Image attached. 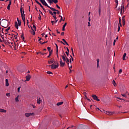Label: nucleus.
Masks as SVG:
<instances>
[{
  "label": "nucleus",
  "instance_id": "nucleus-1",
  "mask_svg": "<svg viewBox=\"0 0 129 129\" xmlns=\"http://www.w3.org/2000/svg\"><path fill=\"white\" fill-rule=\"evenodd\" d=\"M51 67V69H56V68H58V67H59V63H58V61H57L56 62H54L51 65L48 66V67Z\"/></svg>",
  "mask_w": 129,
  "mask_h": 129
},
{
  "label": "nucleus",
  "instance_id": "nucleus-2",
  "mask_svg": "<svg viewBox=\"0 0 129 129\" xmlns=\"http://www.w3.org/2000/svg\"><path fill=\"white\" fill-rule=\"evenodd\" d=\"M40 1L41 4H42L43 6H45V7H47V8H49V9H50V8H52L48 6V4H47V3H46V1H45V0H40Z\"/></svg>",
  "mask_w": 129,
  "mask_h": 129
},
{
  "label": "nucleus",
  "instance_id": "nucleus-3",
  "mask_svg": "<svg viewBox=\"0 0 129 129\" xmlns=\"http://www.w3.org/2000/svg\"><path fill=\"white\" fill-rule=\"evenodd\" d=\"M25 116H26V117H29V116L35 115V113H25Z\"/></svg>",
  "mask_w": 129,
  "mask_h": 129
},
{
  "label": "nucleus",
  "instance_id": "nucleus-4",
  "mask_svg": "<svg viewBox=\"0 0 129 129\" xmlns=\"http://www.w3.org/2000/svg\"><path fill=\"white\" fill-rule=\"evenodd\" d=\"M92 97L93 98V99H94V100H96V101H100V100L98 99V97H97V96L95 95H93L92 96Z\"/></svg>",
  "mask_w": 129,
  "mask_h": 129
},
{
  "label": "nucleus",
  "instance_id": "nucleus-5",
  "mask_svg": "<svg viewBox=\"0 0 129 129\" xmlns=\"http://www.w3.org/2000/svg\"><path fill=\"white\" fill-rule=\"evenodd\" d=\"M50 10H51V11H53V12H56V14H57V15H59V14H60V12L58 11V10H56V9H54V8H50Z\"/></svg>",
  "mask_w": 129,
  "mask_h": 129
},
{
  "label": "nucleus",
  "instance_id": "nucleus-6",
  "mask_svg": "<svg viewBox=\"0 0 129 129\" xmlns=\"http://www.w3.org/2000/svg\"><path fill=\"white\" fill-rule=\"evenodd\" d=\"M124 18H125V16H123L122 17V22L123 26H124V25H125V19H124Z\"/></svg>",
  "mask_w": 129,
  "mask_h": 129
},
{
  "label": "nucleus",
  "instance_id": "nucleus-7",
  "mask_svg": "<svg viewBox=\"0 0 129 129\" xmlns=\"http://www.w3.org/2000/svg\"><path fill=\"white\" fill-rule=\"evenodd\" d=\"M98 14H99V17H100V16L101 15V8L100 7V2L99 5Z\"/></svg>",
  "mask_w": 129,
  "mask_h": 129
},
{
  "label": "nucleus",
  "instance_id": "nucleus-8",
  "mask_svg": "<svg viewBox=\"0 0 129 129\" xmlns=\"http://www.w3.org/2000/svg\"><path fill=\"white\" fill-rule=\"evenodd\" d=\"M29 32L32 34V35H33V36L36 35V33L35 32V30L33 29V27H31V30H30Z\"/></svg>",
  "mask_w": 129,
  "mask_h": 129
},
{
  "label": "nucleus",
  "instance_id": "nucleus-9",
  "mask_svg": "<svg viewBox=\"0 0 129 129\" xmlns=\"http://www.w3.org/2000/svg\"><path fill=\"white\" fill-rule=\"evenodd\" d=\"M20 13L21 14V16H24V15H25V11L24 10L23 11V8L22 7L20 8Z\"/></svg>",
  "mask_w": 129,
  "mask_h": 129
},
{
  "label": "nucleus",
  "instance_id": "nucleus-10",
  "mask_svg": "<svg viewBox=\"0 0 129 129\" xmlns=\"http://www.w3.org/2000/svg\"><path fill=\"white\" fill-rule=\"evenodd\" d=\"M61 57L63 61H66V59H67L66 58H67V57H66V54H65V53H64L63 55H61Z\"/></svg>",
  "mask_w": 129,
  "mask_h": 129
},
{
  "label": "nucleus",
  "instance_id": "nucleus-11",
  "mask_svg": "<svg viewBox=\"0 0 129 129\" xmlns=\"http://www.w3.org/2000/svg\"><path fill=\"white\" fill-rule=\"evenodd\" d=\"M60 65L61 67H63L65 65V62H62V59L60 58Z\"/></svg>",
  "mask_w": 129,
  "mask_h": 129
},
{
  "label": "nucleus",
  "instance_id": "nucleus-12",
  "mask_svg": "<svg viewBox=\"0 0 129 129\" xmlns=\"http://www.w3.org/2000/svg\"><path fill=\"white\" fill-rule=\"evenodd\" d=\"M122 10L123 11H124V6L123 5H121V9H120V14H122Z\"/></svg>",
  "mask_w": 129,
  "mask_h": 129
},
{
  "label": "nucleus",
  "instance_id": "nucleus-13",
  "mask_svg": "<svg viewBox=\"0 0 129 129\" xmlns=\"http://www.w3.org/2000/svg\"><path fill=\"white\" fill-rule=\"evenodd\" d=\"M30 79H31V76H26V81H30Z\"/></svg>",
  "mask_w": 129,
  "mask_h": 129
},
{
  "label": "nucleus",
  "instance_id": "nucleus-14",
  "mask_svg": "<svg viewBox=\"0 0 129 129\" xmlns=\"http://www.w3.org/2000/svg\"><path fill=\"white\" fill-rule=\"evenodd\" d=\"M67 26V23H65L62 26V31H65V27Z\"/></svg>",
  "mask_w": 129,
  "mask_h": 129
},
{
  "label": "nucleus",
  "instance_id": "nucleus-15",
  "mask_svg": "<svg viewBox=\"0 0 129 129\" xmlns=\"http://www.w3.org/2000/svg\"><path fill=\"white\" fill-rule=\"evenodd\" d=\"M15 27L16 28V29L18 30L19 29V24H18V22H15Z\"/></svg>",
  "mask_w": 129,
  "mask_h": 129
},
{
  "label": "nucleus",
  "instance_id": "nucleus-16",
  "mask_svg": "<svg viewBox=\"0 0 129 129\" xmlns=\"http://www.w3.org/2000/svg\"><path fill=\"white\" fill-rule=\"evenodd\" d=\"M22 20L23 22H26V19H25V15L21 16Z\"/></svg>",
  "mask_w": 129,
  "mask_h": 129
},
{
  "label": "nucleus",
  "instance_id": "nucleus-17",
  "mask_svg": "<svg viewBox=\"0 0 129 129\" xmlns=\"http://www.w3.org/2000/svg\"><path fill=\"white\" fill-rule=\"evenodd\" d=\"M9 80L8 79H6V86H9Z\"/></svg>",
  "mask_w": 129,
  "mask_h": 129
},
{
  "label": "nucleus",
  "instance_id": "nucleus-18",
  "mask_svg": "<svg viewBox=\"0 0 129 129\" xmlns=\"http://www.w3.org/2000/svg\"><path fill=\"white\" fill-rule=\"evenodd\" d=\"M63 102H59L56 104V105H57V106H59V105H62V104H63Z\"/></svg>",
  "mask_w": 129,
  "mask_h": 129
},
{
  "label": "nucleus",
  "instance_id": "nucleus-19",
  "mask_svg": "<svg viewBox=\"0 0 129 129\" xmlns=\"http://www.w3.org/2000/svg\"><path fill=\"white\" fill-rule=\"evenodd\" d=\"M97 68L99 67V58L97 59Z\"/></svg>",
  "mask_w": 129,
  "mask_h": 129
},
{
  "label": "nucleus",
  "instance_id": "nucleus-20",
  "mask_svg": "<svg viewBox=\"0 0 129 129\" xmlns=\"http://www.w3.org/2000/svg\"><path fill=\"white\" fill-rule=\"evenodd\" d=\"M52 53H53V50H51V51L49 52V55L47 56V58H50V56L52 55Z\"/></svg>",
  "mask_w": 129,
  "mask_h": 129
},
{
  "label": "nucleus",
  "instance_id": "nucleus-21",
  "mask_svg": "<svg viewBox=\"0 0 129 129\" xmlns=\"http://www.w3.org/2000/svg\"><path fill=\"white\" fill-rule=\"evenodd\" d=\"M126 56V53H124L123 55L122 59L123 60H125V57Z\"/></svg>",
  "mask_w": 129,
  "mask_h": 129
},
{
  "label": "nucleus",
  "instance_id": "nucleus-22",
  "mask_svg": "<svg viewBox=\"0 0 129 129\" xmlns=\"http://www.w3.org/2000/svg\"><path fill=\"white\" fill-rule=\"evenodd\" d=\"M0 112H7V110L4 109H0Z\"/></svg>",
  "mask_w": 129,
  "mask_h": 129
},
{
  "label": "nucleus",
  "instance_id": "nucleus-23",
  "mask_svg": "<svg viewBox=\"0 0 129 129\" xmlns=\"http://www.w3.org/2000/svg\"><path fill=\"white\" fill-rule=\"evenodd\" d=\"M17 22L18 23V25L19 26H21V25L22 24V23L21 22V21H20V20H19V18H17Z\"/></svg>",
  "mask_w": 129,
  "mask_h": 129
},
{
  "label": "nucleus",
  "instance_id": "nucleus-24",
  "mask_svg": "<svg viewBox=\"0 0 129 129\" xmlns=\"http://www.w3.org/2000/svg\"><path fill=\"white\" fill-rule=\"evenodd\" d=\"M37 102L38 104H40L41 103V99L40 98L37 99Z\"/></svg>",
  "mask_w": 129,
  "mask_h": 129
},
{
  "label": "nucleus",
  "instance_id": "nucleus-25",
  "mask_svg": "<svg viewBox=\"0 0 129 129\" xmlns=\"http://www.w3.org/2000/svg\"><path fill=\"white\" fill-rule=\"evenodd\" d=\"M66 61H65V62H66L67 63H68V65H69V58L68 57H66Z\"/></svg>",
  "mask_w": 129,
  "mask_h": 129
},
{
  "label": "nucleus",
  "instance_id": "nucleus-26",
  "mask_svg": "<svg viewBox=\"0 0 129 129\" xmlns=\"http://www.w3.org/2000/svg\"><path fill=\"white\" fill-rule=\"evenodd\" d=\"M55 45L56 47V55H58V45L56 43H55Z\"/></svg>",
  "mask_w": 129,
  "mask_h": 129
},
{
  "label": "nucleus",
  "instance_id": "nucleus-27",
  "mask_svg": "<svg viewBox=\"0 0 129 129\" xmlns=\"http://www.w3.org/2000/svg\"><path fill=\"white\" fill-rule=\"evenodd\" d=\"M62 40L63 42H64V43H65V44L66 45H67L68 46H69V44H68V43H67V42L66 41V40L65 39H62Z\"/></svg>",
  "mask_w": 129,
  "mask_h": 129
},
{
  "label": "nucleus",
  "instance_id": "nucleus-28",
  "mask_svg": "<svg viewBox=\"0 0 129 129\" xmlns=\"http://www.w3.org/2000/svg\"><path fill=\"white\" fill-rule=\"evenodd\" d=\"M48 64H53V63H54V59L50 61H48Z\"/></svg>",
  "mask_w": 129,
  "mask_h": 129
},
{
  "label": "nucleus",
  "instance_id": "nucleus-29",
  "mask_svg": "<svg viewBox=\"0 0 129 129\" xmlns=\"http://www.w3.org/2000/svg\"><path fill=\"white\" fill-rule=\"evenodd\" d=\"M40 7H41V8L43 10V11H44V12H45V13H46V10H45V9L44 8V7H43L42 6V4H40Z\"/></svg>",
  "mask_w": 129,
  "mask_h": 129
},
{
  "label": "nucleus",
  "instance_id": "nucleus-30",
  "mask_svg": "<svg viewBox=\"0 0 129 129\" xmlns=\"http://www.w3.org/2000/svg\"><path fill=\"white\" fill-rule=\"evenodd\" d=\"M47 2H48V4H50V5H52L53 4V1L52 0H47Z\"/></svg>",
  "mask_w": 129,
  "mask_h": 129
},
{
  "label": "nucleus",
  "instance_id": "nucleus-31",
  "mask_svg": "<svg viewBox=\"0 0 129 129\" xmlns=\"http://www.w3.org/2000/svg\"><path fill=\"white\" fill-rule=\"evenodd\" d=\"M52 3H54V4H57L58 3V0H51Z\"/></svg>",
  "mask_w": 129,
  "mask_h": 129
},
{
  "label": "nucleus",
  "instance_id": "nucleus-32",
  "mask_svg": "<svg viewBox=\"0 0 129 129\" xmlns=\"http://www.w3.org/2000/svg\"><path fill=\"white\" fill-rule=\"evenodd\" d=\"M21 38L22 39V40H24L25 39V37L24 36V34H22L21 35Z\"/></svg>",
  "mask_w": 129,
  "mask_h": 129
},
{
  "label": "nucleus",
  "instance_id": "nucleus-33",
  "mask_svg": "<svg viewBox=\"0 0 129 129\" xmlns=\"http://www.w3.org/2000/svg\"><path fill=\"white\" fill-rule=\"evenodd\" d=\"M112 83H113L114 86H116V83H115V81L113 80Z\"/></svg>",
  "mask_w": 129,
  "mask_h": 129
},
{
  "label": "nucleus",
  "instance_id": "nucleus-34",
  "mask_svg": "<svg viewBox=\"0 0 129 129\" xmlns=\"http://www.w3.org/2000/svg\"><path fill=\"white\" fill-rule=\"evenodd\" d=\"M48 11L49 12V14H50V15H51V16L54 15V14H53V12L52 11H51L50 10H49Z\"/></svg>",
  "mask_w": 129,
  "mask_h": 129
},
{
  "label": "nucleus",
  "instance_id": "nucleus-35",
  "mask_svg": "<svg viewBox=\"0 0 129 129\" xmlns=\"http://www.w3.org/2000/svg\"><path fill=\"white\" fill-rule=\"evenodd\" d=\"M15 100L16 102H18V101H19V96H17L16 98H15Z\"/></svg>",
  "mask_w": 129,
  "mask_h": 129
},
{
  "label": "nucleus",
  "instance_id": "nucleus-36",
  "mask_svg": "<svg viewBox=\"0 0 129 129\" xmlns=\"http://www.w3.org/2000/svg\"><path fill=\"white\" fill-rule=\"evenodd\" d=\"M10 27H8L7 29H6V32H9L10 31Z\"/></svg>",
  "mask_w": 129,
  "mask_h": 129
},
{
  "label": "nucleus",
  "instance_id": "nucleus-37",
  "mask_svg": "<svg viewBox=\"0 0 129 129\" xmlns=\"http://www.w3.org/2000/svg\"><path fill=\"white\" fill-rule=\"evenodd\" d=\"M52 17L54 18V19L55 20H57V17H56L55 15H52Z\"/></svg>",
  "mask_w": 129,
  "mask_h": 129
},
{
  "label": "nucleus",
  "instance_id": "nucleus-38",
  "mask_svg": "<svg viewBox=\"0 0 129 129\" xmlns=\"http://www.w3.org/2000/svg\"><path fill=\"white\" fill-rule=\"evenodd\" d=\"M47 50H48L49 52H51V47H47Z\"/></svg>",
  "mask_w": 129,
  "mask_h": 129
},
{
  "label": "nucleus",
  "instance_id": "nucleus-39",
  "mask_svg": "<svg viewBox=\"0 0 129 129\" xmlns=\"http://www.w3.org/2000/svg\"><path fill=\"white\" fill-rule=\"evenodd\" d=\"M7 9L9 10H11V6L10 5L8 6Z\"/></svg>",
  "mask_w": 129,
  "mask_h": 129
},
{
  "label": "nucleus",
  "instance_id": "nucleus-40",
  "mask_svg": "<svg viewBox=\"0 0 129 129\" xmlns=\"http://www.w3.org/2000/svg\"><path fill=\"white\" fill-rule=\"evenodd\" d=\"M115 2L116 4V7H117V5H118V0H115Z\"/></svg>",
  "mask_w": 129,
  "mask_h": 129
},
{
  "label": "nucleus",
  "instance_id": "nucleus-41",
  "mask_svg": "<svg viewBox=\"0 0 129 129\" xmlns=\"http://www.w3.org/2000/svg\"><path fill=\"white\" fill-rule=\"evenodd\" d=\"M47 74H53V73L50 71L47 72Z\"/></svg>",
  "mask_w": 129,
  "mask_h": 129
},
{
  "label": "nucleus",
  "instance_id": "nucleus-42",
  "mask_svg": "<svg viewBox=\"0 0 129 129\" xmlns=\"http://www.w3.org/2000/svg\"><path fill=\"white\" fill-rule=\"evenodd\" d=\"M46 43H48V41H44L41 43V45H44V44H46Z\"/></svg>",
  "mask_w": 129,
  "mask_h": 129
},
{
  "label": "nucleus",
  "instance_id": "nucleus-43",
  "mask_svg": "<svg viewBox=\"0 0 129 129\" xmlns=\"http://www.w3.org/2000/svg\"><path fill=\"white\" fill-rule=\"evenodd\" d=\"M66 54H67V56H69V51H66Z\"/></svg>",
  "mask_w": 129,
  "mask_h": 129
},
{
  "label": "nucleus",
  "instance_id": "nucleus-44",
  "mask_svg": "<svg viewBox=\"0 0 129 129\" xmlns=\"http://www.w3.org/2000/svg\"><path fill=\"white\" fill-rule=\"evenodd\" d=\"M56 8H57V9H59V10L61 9V8L60 7H59V6H58V5H56Z\"/></svg>",
  "mask_w": 129,
  "mask_h": 129
},
{
  "label": "nucleus",
  "instance_id": "nucleus-45",
  "mask_svg": "<svg viewBox=\"0 0 129 129\" xmlns=\"http://www.w3.org/2000/svg\"><path fill=\"white\" fill-rule=\"evenodd\" d=\"M120 30V27H119V25L118 27V30H117V31L119 32Z\"/></svg>",
  "mask_w": 129,
  "mask_h": 129
},
{
  "label": "nucleus",
  "instance_id": "nucleus-46",
  "mask_svg": "<svg viewBox=\"0 0 129 129\" xmlns=\"http://www.w3.org/2000/svg\"><path fill=\"white\" fill-rule=\"evenodd\" d=\"M15 33H16V35H14V36H15V37H18V36H19V34H18V33H17V32H15Z\"/></svg>",
  "mask_w": 129,
  "mask_h": 129
},
{
  "label": "nucleus",
  "instance_id": "nucleus-47",
  "mask_svg": "<svg viewBox=\"0 0 129 129\" xmlns=\"http://www.w3.org/2000/svg\"><path fill=\"white\" fill-rule=\"evenodd\" d=\"M121 72H122V70L120 69L119 71V73L120 74L121 73Z\"/></svg>",
  "mask_w": 129,
  "mask_h": 129
},
{
  "label": "nucleus",
  "instance_id": "nucleus-48",
  "mask_svg": "<svg viewBox=\"0 0 129 129\" xmlns=\"http://www.w3.org/2000/svg\"><path fill=\"white\" fill-rule=\"evenodd\" d=\"M122 96H123L124 97H126V95H125V94H121Z\"/></svg>",
  "mask_w": 129,
  "mask_h": 129
},
{
  "label": "nucleus",
  "instance_id": "nucleus-49",
  "mask_svg": "<svg viewBox=\"0 0 129 129\" xmlns=\"http://www.w3.org/2000/svg\"><path fill=\"white\" fill-rule=\"evenodd\" d=\"M38 20H39V21H41V15H39V16L38 17Z\"/></svg>",
  "mask_w": 129,
  "mask_h": 129
},
{
  "label": "nucleus",
  "instance_id": "nucleus-50",
  "mask_svg": "<svg viewBox=\"0 0 129 129\" xmlns=\"http://www.w3.org/2000/svg\"><path fill=\"white\" fill-rule=\"evenodd\" d=\"M62 20H63V17H61L59 21V23H61V22H62Z\"/></svg>",
  "mask_w": 129,
  "mask_h": 129
},
{
  "label": "nucleus",
  "instance_id": "nucleus-51",
  "mask_svg": "<svg viewBox=\"0 0 129 129\" xmlns=\"http://www.w3.org/2000/svg\"><path fill=\"white\" fill-rule=\"evenodd\" d=\"M33 27L34 29V30H35V31H36V26H35V25H33Z\"/></svg>",
  "mask_w": 129,
  "mask_h": 129
},
{
  "label": "nucleus",
  "instance_id": "nucleus-52",
  "mask_svg": "<svg viewBox=\"0 0 129 129\" xmlns=\"http://www.w3.org/2000/svg\"><path fill=\"white\" fill-rule=\"evenodd\" d=\"M58 42H60V43H61V44L65 45V44L62 41H60L58 40Z\"/></svg>",
  "mask_w": 129,
  "mask_h": 129
},
{
  "label": "nucleus",
  "instance_id": "nucleus-53",
  "mask_svg": "<svg viewBox=\"0 0 129 129\" xmlns=\"http://www.w3.org/2000/svg\"><path fill=\"white\" fill-rule=\"evenodd\" d=\"M20 88H21V87L18 88V92H20Z\"/></svg>",
  "mask_w": 129,
  "mask_h": 129
},
{
  "label": "nucleus",
  "instance_id": "nucleus-54",
  "mask_svg": "<svg viewBox=\"0 0 129 129\" xmlns=\"http://www.w3.org/2000/svg\"><path fill=\"white\" fill-rule=\"evenodd\" d=\"M54 23H55V21H51V24H52V25H54Z\"/></svg>",
  "mask_w": 129,
  "mask_h": 129
},
{
  "label": "nucleus",
  "instance_id": "nucleus-55",
  "mask_svg": "<svg viewBox=\"0 0 129 129\" xmlns=\"http://www.w3.org/2000/svg\"><path fill=\"white\" fill-rule=\"evenodd\" d=\"M12 5V1H10L9 4L8 5L9 6H11Z\"/></svg>",
  "mask_w": 129,
  "mask_h": 129
},
{
  "label": "nucleus",
  "instance_id": "nucleus-56",
  "mask_svg": "<svg viewBox=\"0 0 129 129\" xmlns=\"http://www.w3.org/2000/svg\"><path fill=\"white\" fill-rule=\"evenodd\" d=\"M117 99H119L120 100H123V99L120 98V97H117Z\"/></svg>",
  "mask_w": 129,
  "mask_h": 129
},
{
  "label": "nucleus",
  "instance_id": "nucleus-57",
  "mask_svg": "<svg viewBox=\"0 0 129 129\" xmlns=\"http://www.w3.org/2000/svg\"><path fill=\"white\" fill-rule=\"evenodd\" d=\"M7 96H10V93H6Z\"/></svg>",
  "mask_w": 129,
  "mask_h": 129
},
{
  "label": "nucleus",
  "instance_id": "nucleus-58",
  "mask_svg": "<svg viewBox=\"0 0 129 129\" xmlns=\"http://www.w3.org/2000/svg\"><path fill=\"white\" fill-rule=\"evenodd\" d=\"M53 14L54 15H57V12L54 11L53 13Z\"/></svg>",
  "mask_w": 129,
  "mask_h": 129
},
{
  "label": "nucleus",
  "instance_id": "nucleus-59",
  "mask_svg": "<svg viewBox=\"0 0 129 129\" xmlns=\"http://www.w3.org/2000/svg\"><path fill=\"white\" fill-rule=\"evenodd\" d=\"M118 25H120V26L121 27V23L120 22V21H119V24H118Z\"/></svg>",
  "mask_w": 129,
  "mask_h": 129
},
{
  "label": "nucleus",
  "instance_id": "nucleus-60",
  "mask_svg": "<svg viewBox=\"0 0 129 129\" xmlns=\"http://www.w3.org/2000/svg\"><path fill=\"white\" fill-rule=\"evenodd\" d=\"M85 97L86 99H88V98L87 97V96H86V95H85Z\"/></svg>",
  "mask_w": 129,
  "mask_h": 129
},
{
  "label": "nucleus",
  "instance_id": "nucleus-61",
  "mask_svg": "<svg viewBox=\"0 0 129 129\" xmlns=\"http://www.w3.org/2000/svg\"><path fill=\"white\" fill-rule=\"evenodd\" d=\"M41 35H42V37H44L45 36V33H43Z\"/></svg>",
  "mask_w": 129,
  "mask_h": 129
},
{
  "label": "nucleus",
  "instance_id": "nucleus-62",
  "mask_svg": "<svg viewBox=\"0 0 129 129\" xmlns=\"http://www.w3.org/2000/svg\"><path fill=\"white\" fill-rule=\"evenodd\" d=\"M61 36H64V32H61Z\"/></svg>",
  "mask_w": 129,
  "mask_h": 129
},
{
  "label": "nucleus",
  "instance_id": "nucleus-63",
  "mask_svg": "<svg viewBox=\"0 0 129 129\" xmlns=\"http://www.w3.org/2000/svg\"><path fill=\"white\" fill-rule=\"evenodd\" d=\"M41 55H45V54H46V53H42V52H41Z\"/></svg>",
  "mask_w": 129,
  "mask_h": 129
},
{
  "label": "nucleus",
  "instance_id": "nucleus-64",
  "mask_svg": "<svg viewBox=\"0 0 129 129\" xmlns=\"http://www.w3.org/2000/svg\"><path fill=\"white\" fill-rule=\"evenodd\" d=\"M39 54H41V52H37V55H39Z\"/></svg>",
  "mask_w": 129,
  "mask_h": 129
}]
</instances>
